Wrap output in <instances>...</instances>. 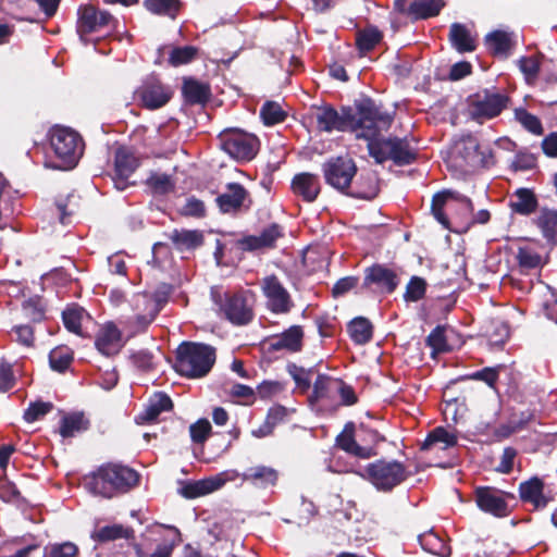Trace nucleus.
I'll use <instances>...</instances> for the list:
<instances>
[{"instance_id":"47","label":"nucleus","mask_w":557,"mask_h":557,"mask_svg":"<svg viewBox=\"0 0 557 557\" xmlns=\"http://www.w3.org/2000/svg\"><path fill=\"white\" fill-rule=\"evenodd\" d=\"M74 360V355L67 346H58L49 352V364L53 371L65 372Z\"/></svg>"},{"instance_id":"34","label":"nucleus","mask_w":557,"mask_h":557,"mask_svg":"<svg viewBox=\"0 0 557 557\" xmlns=\"http://www.w3.org/2000/svg\"><path fill=\"white\" fill-rule=\"evenodd\" d=\"M170 240L178 251L195 250L205 243V236L200 230H173Z\"/></svg>"},{"instance_id":"54","label":"nucleus","mask_w":557,"mask_h":557,"mask_svg":"<svg viewBox=\"0 0 557 557\" xmlns=\"http://www.w3.org/2000/svg\"><path fill=\"white\" fill-rule=\"evenodd\" d=\"M367 140L369 154L375 160L376 163L382 164L385 161L389 160L391 137L379 138L377 136L369 138Z\"/></svg>"},{"instance_id":"32","label":"nucleus","mask_w":557,"mask_h":557,"mask_svg":"<svg viewBox=\"0 0 557 557\" xmlns=\"http://www.w3.org/2000/svg\"><path fill=\"white\" fill-rule=\"evenodd\" d=\"M172 409L173 401L171 397L164 392H158L149 399L138 419L143 423H152L158 420L162 412L171 411Z\"/></svg>"},{"instance_id":"60","label":"nucleus","mask_w":557,"mask_h":557,"mask_svg":"<svg viewBox=\"0 0 557 557\" xmlns=\"http://www.w3.org/2000/svg\"><path fill=\"white\" fill-rule=\"evenodd\" d=\"M180 214L186 218L202 219L207 214L205 202L195 196L186 199L185 205L180 209Z\"/></svg>"},{"instance_id":"22","label":"nucleus","mask_w":557,"mask_h":557,"mask_svg":"<svg viewBox=\"0 0 557 557\" xmlns=\"http://www.w3.org/2000/svg\"><path fill=\"white\" fill-rule=\"evenodd\" d=\"M544 481L534 475L519 484V497L522 503L531 504L535 509H543L549 503V498L544 495Z\"/></svg>"},{"instance_id":"57","label":"nucleus","mask_w":557,"mask_h":557,"mask_svg":"<svg viewBox=\"0 0 557 557\" xmlns=\"http://www.w3.org/2000/svg\"><path fill=\"white\" fill-rule=\"evenodd\" d=\"M516 258L519 267L528 271L539 268L542 263L541 255L531 247H519Z\"/></svg>"},{"instance_id":"13","label":"nucleus","mask_w":557,"mask_h":557,"mask_svg":"<svg viewBox=\"0 0 557 557\" xmlns=\"http://www.w3.org/2000/svg\"><path fill=\"white\" fill-rule=\"evenodd\" d=\"M317 129L323 133L351 131L354 110L350 107H343L338 112L331 104L317 107L315 113Z\"/></svg>"},{"instance_id":"27","label":"nucleus","mask_w":557,"mask_h":557,"mask_svg":"<svg viewBox=\"0 0 557 557\" xmlns=\"http://www.w3.org/2000/svg\"><path fill=\"white\" fill-rule=\"evenodd\" d=\"M508 207L512 213L529 216L537 210L539 200L533 189L520 187L511 195Z\"/></svg>"},{"instance_id":"53","label":"nucleus","mask_w":557,"mask_h":557,"mask_svg":"<svg viewBox=\"0 0 557 557\" xmlns=\"http://www.w3.org/2000/svg\"><path fill=\"white\" fill-rule=\"evenodd\" d=\"M85 310L77 305L66 307L62 312V321L65 329L71 333L82 335V319Z\"/></svg>"},{"instance_id":"31","label":"nucleus","mask_w":557,"mask_h":557,"mask_svg":"<svg viewBox=\"0 0 557 557\" xmlns=\"http://www.w3.org/2000/svg\"><path fill=\"white\" fill-rule=\"evenodd\" d=\"M223 484L224 480L221 478H208L186 482L178 492L186 499H195L219 490Z\"/></svg>"},{"instance_id":"30","label":"nucleus","mask_w":557,"mask_h":557,"mask_svg":"<svg viewBox=\"0 0 557 557\" xmlns=\"http://www.w3.org/2000/svg\"><path fill=\"white\" fill-rule=\"evenodd\" d=\"M169 49V58L168 63L173 67H178L182 65H186L191 63L194 60L198 58L199 49L195 46H183V47H172V46H162L158 49V59L156 60V64H161L160 58L162 53Z\"/></svg>"},{"instance_id":"2","label":"nucleus","mask_w":557,"mask_h":557,"mask_svg":"<svg viewBox=\"0 0 557 557\" xmlns=\"http://www.w3.org/2000/svg\"><path fill=\"white\" fill-rule=\"evenodd\" d=\"M216 360L213 346L198 342H182L175 350L173 368L187 379H201L209 374Z\"/></svg>"},{"instance_id":"61","label":"nucleus","mask_w":557,"mask_h":557,"mask_svg":"<svg viewBox=\"0 0 557 557\" xmlns=\"http://www.w3.org/2000/svg\"><path fill=\"white\" fill-rule=\"evenodd\" d=\"M53 409L52 403L49 401H34L30 403L28 408L24 411L23 418L26 422L33 423Z\"/></svg>"},{"instance_id":"23","label":"nucleus","mask_w":557,"mask_h":557,"mask_svg":"<svg viewBox=\"0 0 557 557\" xmlns=\"http://www.w3.org/2000/svg\"><path fill=\"white\" fill-rule=\"evenodd\" d=\"M182 96L186 104L206 106L211 97V86L207 82H201L195 77H185L183 79Z\"/></svg>"},{"instance_id":"20","label":"nucleus","mask_w":557,"mask_h":557,"mask_svg":"<svg viewBox=\"0 0 557 557\" xmlns=\"http://www.w3.org/2000/svg\"><path fill=\"white\" fill-rule=\"evenodd\" d=\"M356 425L352 421L344 425L343 431L336 436L335 444L338 448L347 454L356 456L361 459H369L377 455V449L374 447H363L355 440Z\"/></svg>"},{"instance_id":"12","label":"nucleus","mask_w":557,"mask_h":557,"mask_svg":"<svg viewBox=\"0 0 557 557\" xmlns=\"http://www.w3.org/2000/svg\"><path fill=\"white\" fill-rule=\"evenodd\" d=\"M135 97L143 108L157 110L164 107L172 99L173 90L159 77L151 75L136 89Z\"/></svg>"},{"instance_id":"5","label":"nucleus","mask_w":557,"mask_h":557,"mask_svg":"<svg viewBox=\"0 0 557 557\" xmlns=\"http://www.w3.org/2000/svg\"><path fill=\"white\" fill-rule=\"evenodd\" d=\"M410 475L407 467L398 460L377 459L364 467L363 479L380 492H391Z\"/></svg>"},{"instance_id":"41","label":"nucleus","mask_w":557,"mask_h":557,"mask_svg":"<svg viewBox=\"0 0 557 557\" xmlns=\"http://www.w3.org/2000/svg\"><path fill=\"white\" fill-rule=\"evenodd\" d=\"M534 223L548 244L557 243V210L542 209Z\"/></svg>"},{"instance_id":"11","label":"nucleus","mask_w":557,"mask_h":557,"mask_svg":"<svg viewBox=\"0 0 557 557\" xmlns=\"http://www.w3.org/2000/svg\"><path fill=\"white\" fill-rule=\"evenodd\" d=\"M507 499H516L515 494L494 486H478L474 490L478 508L495 518H506L511 513Z\"/></svg>"},{"instance_id":"38","label":"nucleus","mask_w":557,"mask_h":557,"mask_svg":"<svg viewBox=\"0 0 557 557\" xmlns=\"http://www.w3.org/2000/svg\"><path fill=\"white\" fill-rule=\"evenodd\" d=\"M444 7V0H413L408 7V15L416 21L428 20L437 16Z\"/></svg>"},{"instance_id":"21","label":"nucleus","mask_w":557,"mask_h":557,"mask_svg":"<svg viewBox=\"0 0 557 557\" xmlns=\"http://www.w3.org/2000/svg\"><path fill=\"white\" fill-rule=\"evenodd\" d=\"M304 331L300 325H292L280 335L272 336L268 341V351L275 352L278 350H288L298 352L302 349Z\"/></svg>"},{"instance_id":"25","label":"nucleus","mask_w":557,"mask_h":557,"mask_svg":"<svg viewBox=\"0 0 557 557\" xmlns=\"http://www.w3.org/2000/svg\"><path fill=\"white\" fill-rule=\"evenodd\" d=\"M379 191L377 174L373 171H367L361 172L355 183H351L347 195L357 199L371 200L377 196Z\"/></svg>"},{"instance_id":"52","label":"nucleus","mask_w":557,"mask_h":557,"mask_svg":"<svg viewBox=\"0 0 557 557\" xmlns=\"http://www.w3.org/2000/svg\"><path fill=\"white\" fill-rule=\"evenodd\" d=\"M446 326L437 325L425 338V344L432 349V357L438 354L448 352L450 347L445 335Z\"/></svg>"},{"instance_id":"26","label":"nucleus","mask_w":557,"mask_h":557,"mask_svg":"<svg viewBox=\"0 0 557 557\" xmlns=\"http://www.w3.org/2000/svg\"><path fill=\"white\" fill-rule=\"evenodd\" d=\"M242 480L259 488L274 486L278 480V471L272 467L257 465L242 473Z\"/></svg>"},{"instance_id":"43","label":"nucleus","mask_w":557,"mask_h":557,"mask_svg":"<svg viewBox=\"0 0 557 557\" xmlns=\"http://www.w3.org/2000/svg\"><path fill=\"white\" fill-rule=\"evenodd\" d=\"M145 185L154 196H165L175 191L176 183L173 177L165 173L150 172Z\"/></svg>"},{"instance_id":"63","label":"nucleus","mask_w":557,"mask_h":557,"mask_svg":"<svg viewBox=\"0 0 557 557\" xmlns=\"http://www.w3.org/2000/svg\"><path fill=\"white\" fill-rule=\"evenodd\" d=\"M77 553L78 547L74 543L64 542L46 547L44 557H75Z\"/></svg>"},{"instance_id":"17","label":"nucleus","mask_w":557,"mask_h":557,"mask_svg":"<svg viewBox=\"0 0 557 557\" xmlns=\"http://www.w3.org/2000/svg\"><path fill=\"white\" fill-rule=\"evenodd\" d=\"M140 165V159L135 152L125 146L115 149L114 152V171L112 180L117 190H125L128 186L134 185L129 182L131 176Z\"/></svg>"},{"instance_id":"29","label":"nucleus","mask_w":557,"mask_h":557,"mask_svg":"<svg viewBox=\"0 0 557 557\" xmlns=\"http://www.w3.org/2000/svg\"><path fill=\"white\" fill-rule=\"evenodd\" d=\"M448 40L451 47L459 53L473 52L476 49L475 37L469 28L461 23H453L449 27Z\"/></svg>"},{"instance_id":"39","label":"nucleus","mask_w":557,"mask_h":557,"mask_svg":"<svg viewBox=\"0 0 557 557\" xmlns=\"http://www.w3.org/2000/svg\"><path fill=\"white\" fill-rule=\"evenodd\" d=\"M418 541L422 549L432 555L449 557L451 554V548L447 542L433 530L420 534L418 536Z\"/></svg>"},{"instance_id":"42","label":"nucleus","mask_w":557,"mask_h":557,"mask_svg":"<svg viewBox=\"0 0 557 557\" xmlns=\"http://www.w3.org/2000/svg\"><path fill=\"white\" fill-rule=\"evenodd\" d=\"M89 426L90 422L83 412H72L61 419L59 432L63 438H69L75 433L87 431Z\"/></svg>"},{"instance_id":"44","label":"nucleus","mask_w":557,"mask_h":557,"mask_svg":"<svg viewBox=\"0 0 557 557\" xmlns=\"http://www.w3.org/2000/svg\"><path fill=\"white\" fill-rule=\"evenodd\" d=\"M438 443L443 444V449H447L457 445L458 437L456 434L448 432L444 426H436L426 435L421 445V450H429Z\"/></svg>"},{"instance_id":"36","label":"nucleus","mask_w":557,"mask_h":557,"mask_svg":"<svg viewBox=\"0 0 557 557\" xmlns=\"http://www.w3.org/2000/svg\"><path fill=\"white\" fill-rule=\"evenodd\" d=\"M417 151L410 147L407 138L391 137L389 160L396 165L403 166L413 163L417 160Z\"/></svg>"},{"instance_id":"62","label":"nucleus","mask_w":557,"mask_h":557,"mask_svg":"<svg viewBox=\"0 0 557 557\" xmlns=\"http://www.w3.org/2000/svg\"><path fill=\"white\" fill-rule=\"evenodd\" d=\"M129 359L132 363L141 371H152L156 368L154 356L147 349L132 352Z\"/></svg>"},{"instance_id":"19","label":"nucleus","mask_w":557,"mask_h":557,"mask_svg":"<svg viewBox=\"0 0 557 557\" xmlns=\"http://www.w3.org/2000/svg\"><path fill=\"white\" fill-rule=\"evenodd\" d=\"M449 199H459L458 195L451 190H443L436 193L431 202V212L435 220L446 230L454 231L456 227L453 226L451 220L445 214V207ZM461 210L467 214H471L473 211V203L471 199L467 197L460 198Z\"/></svg>"},{"instance_id":"56","label":"nucleus","mask_w":557,"mask_h":557,"mask_svg":"<svg viewBox=\"0 0 557 557\" xmlns=\"http://www.w3.org/2000/svg\"><path fill=\"white\" fill-rule=\"evenodd\" d=\"M504 369L503 364L496 366V367H485L481 370H478L475 372H472L465 376L467 380L472 381H482L484 382L488 387L495 388L496 383L499 379V372Z\"/></svg>"},{"instance_id":"6","label":"nucleus","mask_w":557,"mask_h":557,"mask_svg":"<svg viewBox=\"0 0 557 557\" xmlns=\"http://www.w3.org/2000/svg\"><path fill=\"white\" fill-rule=\"evenodd\" d=\"M468 103L471 120L483 124L484 121L500 115L508 108L510 97L506 94L485 88L471 95Z\"/></svg>"},{"instance_id":"16","label":"nucleus","mask_w":557,"mask_h":557,"mask_svg":"<svg viewBox=\"0 0 557 557\" xmlns=\"http://www.w3.org/2000/svg\"><path fill=\"white\" fill-rule=\"evenodd\" d=\"M261 289L267 298V308L274 314H286L293 307L290 294L275 274L263 277Z\"/></svg>"},{"instance_id":"55","label":"nucleus","mask_w":557,"mask_h":557,"mask_svg":"<svg viewBox=\"0 0 557 557\" xmlns=\"http://www.w3.org/2000/svg\"><path fill=\"white\" fill-rule=\"evenodd\" d=\"M163 302L149 295L137 294L133 298V308L137 313H160Z\"/></svg>"},{"instance_id":"50","label":"nucleus","mask_w":557,"mask_h":557,"mask_svg":"<svg viewBox=\"0 0 557 557\" xmlns=\"http://www.w3.org/2000/svg\"><path fill=\"white\" fill-rule=\"evenodd\" d=\"M515 120L529 133L541 136L544 133V128L541 120L530 113L527 109L520 107L513 110Z\"/></svg>"},{"instance_id":"4","label":"nucleus","mask_w":557,"mask_h":557,"mask_svg":"<svg viewBox=\"0 0 557 557\" xmlns=\"http://www.w3.org/2000/svg\"><path fill=\"white\" fill-rule=\"evenodd\" d=\"M50 147L61 162L59 169L72 170L83 157L85 143L74 129L55 125L49 131Z\"/></svg>"},{"instance_id":"7","label":"nucleus","mask_w":557,"mask_h":557,"mask_svg":"<svg viewBox=\"0 0 557 557\" xmlns=\"http://www.w3.org/2000/svg\"><path fill=\"white\" fill-rule=\"evenodd\" d=\"M358 168L348 154L329 158L322 163L324 181L334 189L347 195L352 180L357 176Z\"/></svg>"},{"instance_id":"28","label":"nucleus","mask_w":557,"mask_h":557,"mask_svg":"<svg viewBox=\"0 0 557 557\" xmlns=\"http://www.w3.org/2000/svg\"><path fill=\"white\" fill-rule=\"evenodd\" d=\"M95 345L107 357L116 355L121 349L120 330L113 323L106 324L97 334Z\"/></svg>"},{"instance_id":"3","label":"nucleus","mask_w":557,"mask_h":557,"mask_svg":"<svg viewBox=\"0 0 557 557\" xmlns=\"http://www.w3.org/2000/svg\"><path fill=\"white\" fill-rule=\"evenodd\" d=\"M356 111L351 132H356L357 138L377 137L381 131L389 127L393 122V116L369 97L356 101Z\"/></svg>"},{"instance_id":"10","label":"nucleus","mask_w":557,"mask_h":557,"mask_svg":"<svg viewBox=\"0 0 557 557\" xmlns=\"http://www.w3.org/2000/svg\"><path fill=\"white\" fill-rule=\"evenodd\" d=\"M222 149L237 161L247 162L258 153L260 141L242 131H225L220 135Z\"/></svg>"},{"instance_id":"9","label":"nucleus","mask_w":557,"mask_h":557,"mask_svg":"<svg viewBox=\"0 0 557 557\" xmlns=\"http://www.w3.org/2000/svg\"><path fill=\"white\" fill-rule=\"evenodd\" d=\"M115 22L114 16L94 4H82L77 9L76 33L83 45L91 44L90 34L102 30Z\"/></svg>"},{"instance_id":"15","label":"nucleus","mask_w":557,"mask_h":557,"mask_svg":"<svg viewBox=\"0 0 557 557\" xmlns=\"http://www.w3.org/2000/svg\"><path fill=\"white\" fill-rule=\"evenodd\" d=\"M216 207L223 214L236 215L252 206L249 191L240 183H227L225 190L215 198Z\"/></svg>"},{"instance_id":"46","label":"nucleus","mask_w":557,"mask_h":557,"mask_svg":"<svg viewBox=\"0 0 557 557\" xmlns=\"http://www.w3.org/2000/svg\"><path fill=\"white\" fill-rule=\"evenodd\" d=\"M383 34L374 26L366 27L356 34V47L361 54H366L375 48L382 40Z\"/></svg>"},{"instance_id":"58","label":"nucleus","mask_w":557,"mask_h":557,"mask_svg":"<svg viewBox=\"0 0 557 557\" xmlns=\"http://www.w3.org/2000/svg\"><path fill=\"white\" fill-rule=\"evenodd\" d=\"M22 311L24 317L30 322L37 323L45 320V307L38 297L25 300L22 306Z\"/></svg>"},{"instance_id":"8","label":"nucleus","mask_w":557,"mask_h":557,"mask_svg":"<svg viewBox=\"0 0 557 557\" xmlns=\"http://www.w3.org/2000/svg\"><path fill=\"white\" fill-rule=\"evenodd\" d=\"M213 300L219 306L220 313L234 325H247L255 317L251 305L248 304L246 292L213 294Z\"/></svg>"},{"instance_id":"14","label":"nucleus","mask_w":557,"mask_h":557,"mask_svg":"<svg viewBox=\"0 0 557 557\" xmlns=\"http://www.w3.org/2000/svg\"><path fill=\"white\" fill-rule=\"evenodd\" d=\"M400 283L398 274L382 263H374L363 270L361 288L382 294H393Z\"/></svg>"},{"instance_id":"49","label":"nucleus","mask_w":557,"mask_h":557,"mask_svg":"<svg viewBox=\"0 0 557 557\" xmlns=\"http://www.w3.org/2000/svg\"><path fill=\"white\" fill-rule=\"evenodd\" d=\"M145 8L157 15H165L175 18L182 7L181 0H145Z\"/></svg>"},{"instance_id":"37","label":"nucleus","mask_w":557,"mask_h":557,"mask_svg":"<svg viewBox=\"0 0 557 557\" xmlns=\"http://www.w3.org/2000/svg\"><path fill=\"white\" fill-rule=\"evenodd\" d=\"M339 379L327 374L319 373L312 386V393L309 396L311 405L323 399H330L336 393Z\"/></svg>"},{"instance_id":"51","label":"nucleus","mask_w":557,"mask_h":557,"mask_svg":"<svg viewBox=\"0 0 557 557\" xmlns=\"http://www.w3.org/2000/svg\"><path fill=\"white\" fill-rule=\"evenodd\" d=\"M287 373L293 377L295 381L297 387L306 393L311 387V377L313 373L315 372L314 367H311L309 369H305L300 366H297L294 362H289L286 366Z\"/></svg>"},{"instance_id":"40","label":"nucleus","mask_w":557,"mask_h":557,"mask_svg":"<svg viewBox=\"0 0 557 557\" xmlns=\"http://www.w3.org/2000/svg\"><path fill=\"white\" fill-rule=\"evenodd\" d=\"M347 332L356 345H366L372 341L373 324L364 317H357L347 324Z\"/></svg>"},{"instance_id":"33","label":"nucleus","mask_w":557,"mask_h":557,"mask_svg":"<svg viewBox=\"0 0 557 557\" xmlns=\"http://www.w3.org/2000/svg\"><path fill=\"white\" fill-rule=\"evenodd\" d=\"M488 52L494 57L507 58L515 46L511 34L496 29L484 37Z\"/></svg>"},{"instance_id":"59","label":"nucleus","mask_w":557,"mask_h":557,"mask_svg":"<svg viewBox=\"0 0 557 557\" xmlns=\"http://www.w3.org/2000/svg\"><path fill=\"white\" fill-rule=\"evenodd\" d=\"M426 292V282L424 278L420 276H412L407 286L406 292L404 294V298L406 301H419L421 300Z\"/></svg>"},{"instance_id":"48","label":"nucleus","mask_w":557,"mask_h":557,"mask_svg":"<svg viewBox=\"0 0 557 557\" xmlns=\"http://www.w3.org/2000/svg\"><path fill=\"white\" fill-rule=\"evenodd\" d=\"M260 117L264 125L273 126L287 119V112L276 101L268 100L260 109Z\"/></svg>"},{"instance_id":"1","label":"nucleus","mask_w":557,"mask_h":557,"mask_svg":"<svg viewBox=\"0 0 557 557\" xmlns=\"http://www.w3.org/2000/svg\"><path fill=\"white\" fill-rule=\"evenodd\" d=\"M140 483V474L121 462H104L85 476V486L96 496L111 499L126 494Z\"/></svg>"},{"instance_id":"35","label":"nucleus","mask_w":557,"mask_h":557,"mask_svg":"<svg viewBox=\"0 0 557 557\" xmlns=\"http://www.w3.org/2000/svg\"><path fill=\"white\" fill-rule=\"evenodd\" d=\"M90 537L97 543H107L120 539L129 541L135 540V530L132 527L114 523L94 530Z\"/></svg>"},{"instance_id":"24","label":"nucleus","mask_w":557,"mask_h":557,"mask_svg":"<svg viewBox=\"0 0 557 557\" xmlns=\"http://www.w3.org/2000/svg\"><path fill=\"white\" fill-rule=\"evenodd\" d=\"M290 188L296 196L306 202H313L321 191L318 175L309 172L296 174L292 180Z\"/></svg>"},{"instance_id":"64","label":"nucleus","mask_w":557,"mask_h":557,"mask_svg":"<svg viewBox=\"0 0 557 557\" xmlns=\"http://www.w3.org/2000/svg\"><path fill=\"white\" fill-rule=\"evenodd\" d=\"M284 389L285 384L283 382L271 380H265L256 387L257 395L264 400L273 398Z\"/></svg>"},{"instance_id":"45","label":"nucleus","mask_w":557,"mask_h":557,"mask_svg":"<svg viewBox=\"0 0 557 557\" xmlns=\"http://www.w3.org/2000/svg\"><path fill=\"white\" fill-rule=\"evenodd\" d=\"M456 149L458 156L461 157L465 162L473 164L479 158L480 144L475 136L466 134L456 143Z\"/></svg>"},{"instance_id":"18","label":"nucleus","mask_w":557,"mask_h":557,"mask_svg":"<svg viewBox=\"0 0 557 557\" xmlns=\"http://www.w3.org/2000/svg\"><path fill=\"white\" fill-rule=\"evenodd\" d=\"M284 236V227L274 222L264 227L260 235L243 236L236 242V246L239 250L245 252L270 250L276 248L277 240Z\"/></svg>"}]
</instances>
